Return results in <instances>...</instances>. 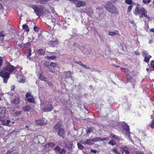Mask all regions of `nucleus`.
Wrapping results in <instances>:
<instances>
[{
	"label": "nucleus",
	"instance_id": "nucleus-1",
	"mask_svg": "<svg viewBox=\"0 0 154 154\" xmlns=\"http://www.w3.org/2000/svg\"><path fill=\"white\" fill-rule=\"evenodd\" d=\"M15 69V67L8 63L3 68L4 70L0 71V76L3 78L4 82L6 83L10 77V74Z\"/></svg>",
	"mask_w": 154,
	"mask_h": 154
},
{
	"label": "nucleus",
	"instance_id": "nucleus-2",
	"mask_svg": "<svg viewBox=\"0 0 154 154\" xmlns=\"http://www.w3.org/2000/svg\"><path fill=\"white\" fill-rule=\"evenodd\" d=\"M105 8L110 13L113 14L115 13L116 14H118L116 7L113 6L111 4L107 3L105 5Z\"/></svg>",
	"mask_w": 154,
	"mask_h": 154
},
{
	"label": "nucleus",
	"instance_id": "nucleus-3",
	"mask_svg": "<svg viewBox=\"0 0 154 154\" xmlns=\"http://www.w3.org/2000/svg\"><path fill=\"white\" fill-rule=\"evenodd\" d=\"M32 8L37 15L40 16L41 15H44V8L42 7L41 6H33Z\"/></svg>",
	"mask_w": 154,
	"mask_h": 154
},
{
	"label": "nucleus",
	"instance_id": "nucleus-4",
	"mask_svg": "<svg viewBox=\"0 0 154 154\" xmlns=\"http://www.w3.org/2000/svg\"><path fill=\"white\" fill-rule=\"evenodd\" d=\"M41 104L42 106L44 104L45 105L43 109L45 112H48L51 111L53 109V107L51 103L48 102H45V103L41 102Z\"/></svg>",
	"mask_w": 154,
	"mask_h": 154
},
{
	"label": "nucleus",
	"instance_id": "nucleus-5",
	"mask_svg": "<svg viewBox=\"0 0 154 154\" xmlns=\"http://www.w3.org/2000/svg\"><path fill=\"white\" fill-rule=\"evenodd\" d=\"M11 102L12 105L16 106L19 103L20 99L18 97H16L14 99H11Z\"/></svg>",
	"mask_w": 154,
	"mask_h": 154
},
{
	"label": "nucleus",
	"instance_id": "nucleus-6",
	"mask_svg": "<svg viewBox=\"0 0 154 154\" xmlns=\"http://www.w3.org/2000/svg\"><path fill=\"white\" fill-rule=\"evenodd\" d=\"M80 142L81 143L85 145H92L94 143L93 139L86 140L85 141H84L83 140H81Z\"/></svg>",
	"mask_w": 154,
	"mask_h": 154
},
{
	"label": "nucleus",
	"instance_id": "nucleus-7",
	"mask_svg": "<svg viewBox=\"0 0 154 154\" xmlns=\"http://www.w3.org/2000/svg\"><path fill=\"white\" fill-rule=\"evenodd\" d=\"M57 134L60 137H62L63 139L65 135V133L64 129L62 128H61L59 129L58 130Z\"/></svg>",
	"mask_w": 154,
	"mask_h": 154
},
{
	"label": "nucleus",
	"instance_id": "nucleus-8",
	"mask_svg": "<svg viewBox=\"0 0 154 154\" xmlns=\"http://www.w3.org/2000/svg\"><path fill=\"white\" fill-rule=\"evenodd\" d=\"M141 10L142 11H143L142 12V14H141V15L140 16V17L141 18L142 17H143V16H144L148 20H150V17L149 16L147 15V11L145 9H142Z\"/></svg>",
	"mask_w": 154,
	"mask_h": 154
},
{
	"label": "nucleus",
	"instance_id": "nucleus-9",
	"mask_svg": "<svg viewBox=\"0 0 154 154\" xmlns=\"http://www.w3.org/2000/svg\"><path fill=\"white\" fill-rule=\"evenodd\" d=\"M45 123V119H42L41 120H36L35 124L36 125H39L42 126Z\"/></svg>",
	"mask_w": 154,
	"mask_h": 154
},
{
	"label": "nucleus",
	"instance_id": "nucleus-10",
	"mask_svg": "<svg viewBox=\"0 0 154 154\" xmlns=\"http://www.w3.org/2000/svg\"><path fill=\"white\" fill-rule=\"evenodd\" d=\"M142 9L144 8H141L139 9L138 8H137L134 12V13L135 15H139L140 16H141V14H142V12L143 11H141V10Z\"/></svg>",
	"mask_w": 154,
	"mask_h": 154
},
{
	"label": "nucleus",
	"instance_id": "nucleus-11",
	"mask_svg": "<svg viewBox=\"0 0 154 154\" xmlns=\"http://www.w3.org/2000/svg\"><path fill=\"white\" fill-rule=\"evenodd\" d=\"M123 129L125 131L127 134L128 135L129 137L130 138L129 135L130 133L129 132V128L128 125H125L123 126Z\"/></svg>",
	"mask_w": 154,
	"mask_h": 154
},
{
	"label": "nucleus",
	"instance_id": "nucleus-12",
	"mask_svg": "<svg viewBox=\"0 0 154 154\" xmlns=\"http://www.w3.org/2000/svg\"><path fill=\"white\" fill-rule=\"evenodd\" d=\"M86 5V3L84 2L81 1L80 0H79L76 5L77 7H80L81 6H85Z\"/></svg>",
	"mask_w": 154,
	"mask_h": 154
},
{
	"label": "nucleus",
	"instance_id": "nucleus-13",
	"mask_svg": "<svg viewBox=\"0 0 154 154\" xmlns=\"http://www.w3.org/2000/svg\"><path fill=\"white\" fill-rule=\"evenodd\" d=\"M62 125L61 123L60 122H58L54 128V131H57V130H59L60 129V128Z\"/></svg>",
	"mask_w": 154,
	"mask_h": 154
},
{
	"label": "nucleus",
	"instance_id": "nucleus-14",
	"mask_svg": "<svg viewBox=\"0 0 154 154\" xmlns=\"http://www.w3.org/2000/svg\"><path fill=\"white\" fill-rule=\"evenodd\" d=\"M65 146L68 149L71 148L73 146L72 143L70 141H67L65 143Z\"/></svg>",
	"mask_w": 154,
	"mask_h": 154
},
{
	"label": "nucleus",
	"instance_id": "nucleus-15",
	"mask_svg": "<svg viewBox=\"0 0 154 154\" xmlns=\"http://www.w3.org/2000/svg\"><path fill=\"white\" fill-rule=\"evenodd\" d=\"M109 35L111 36H113L116 34L119 35V31L118 30H115L113 32H109Z\"/></svg>",
	"mask_w": 154,
	"mask_h": 154
},
{
	"label": "nucleus",
	"instance_id": "nucleus-16",
	"mask_svg": "<svg viewBox=\"0 0 154 154\" xmlns=\"http://www.w3.org/2000/svg\"><path fill=\"white\" fill-rule=\"evenodd\" d=\"M110 136L112 137V138L116 139L117 140L118 142L120 140H122L120 137L114 135L113 134H110Z\"/></svg>",
	"mask_w": 154,
	"mask_h": 154
},
{
	"label": "nucleus",
	"instance_id": "nucleus-17",
	"mask_svg": "<svg viewBox=\"0 0 154 154\" xmlns=\"http://www.w3.org/2000/svg\"><path fill=\"white\" fill-rule=\"evenodd\" d=\"M18 45L23 48H25L27 47V46H30L31 44L29 42H27L25 44L23 43L22 44H19Z\"/></svg>",
	"mask_w": 154,
	"mask_h": 154
},
{
	"label": "nucleus",
	"instance_id": "nucleus-18",
	"mask_svg": "<svg viewBox=\"0 0 154 154\" xmlns=\"http://www.w3.org/2000/svg\"><path fill=\"white\" fill-rule=\"evenodd\" d=\"M31 109V107L30 106L27 105L22 108V109L25 111H28Z\"/></svg>",
	"mask_w": 154,
	"mask_h": 154
},
{
	"label": "nucleus",
	"instance_id": "nucleus-19",
	"mask_svg": "<svg viewBox=\"0 0 154 154\" xmlns=\"http://www.w3.org/2000/svg\"><path fill=\"white\" fill-rule=\"evenodd\" d=\"M144 61L148 63L149 61V59L151 57V56L150 55H148L147 56L144 57Z\"/></svg>",
	"mask_w": 154,
	"mask_h": 154
},
{
	"label": "nucleus",
	"instance_id": "nucleus-20",
	"mask_svg": "<svg viewBox=\"0 0 154 154\" xmlns=\"http://www.w3.org/2000/svg\"><path fill=\"white\" fill-rule=\"evenodd\" d=\"M28 101L30 103H33L34 102L35 98L33 97V96L28 98L27 99Z\"/></svg>",
	"mask_w": 154,
	"mask_h": 154
},
{
	"label": "nucleus",
	"instance_id": "nucleus-21",
	"mask_svg": "<svg viewBox=\"0 0 154 154\" xmlns=\"http://www.w3.org/2000/svg\"><path fill=\"white\" fill-rule=\"evenodd\" d=\"M126 78L127 79V80L128 82H131V80L132 79L131 78V75L130 74L127 73V74Z\"/></svg>",
	"mask_w": 154,
	"mask_h": 154
},
{
	"label": "nucleus",
	"instance_id": "nucleus-22",
	"mask_svg": "<svg viewBox=\"0 0 154 154\" xmlns=\"http://www.w3.org/2000/svg\"><path fill=\"white\" fill-rule=\"evenodd\" d=\"M57 64L56 63L52 62L50 64V66L52 68H55L57 66Z\"/></svg>",
	"mask_w": 154,
	"mask_h": 154
},
{
	"label": "nucleus",
	"instance_id": "nucleus-23",
	"mask_svg": "<svg viewBox=\"0 0 154 154\" xmlns=\"http://www.w3.org/2000/svg\"><path fill=\"white\" fill-rule=\"evenodd\" d=\"M72 73L69 71H68L66 72V77H71V75L72 74Z\"/></svg>",
	"mask_w": 154,
	"mask_h": 154
},
{
	"label": "nucleus",
	"instance_id": "nucleus-24",
	"mask_svg": "<svg viewBox=\"0 0 154 154\" xmlns=\"http://www.w3.org/2000/svg\"><path fill=\"white\" fill-rule=\"evenodd\" d=\"M38 53L41 55H44L45 54V51L42 49H39L38 51Z\"/></svg>",
	"mask_w": 154,
	"mask_h": 154
},
{
	"label": "nucleus",
	"instance_id": "nucleus-25",
	"mask_svg": "<svg viewBox=\"0 0 154 154\" xmlns=\"http://www.w3.org/2000/svg\"><path fill=\"white\" fill-rule=\"evenodd\" d=\"M39 78L40 80L43 81H45L46 79V78L44 77V75L42 74H40L39 75Z\"/></svg>",
	"mask_w": 154,
	"mask_h": 154
},
{
	"label": "nucleus",
	"instance_id": "nucleus-26",
	"mask_svg": "<svg viewBox=\"0 0 154 154\" xmlns=\"http://www.w3.org/2000/svg\"><path fill=\"white\" fill-rule=\"evenodd\" d=\"M23 28L24 29H25L26 30V31L27 32H28L29 31V28L28 26L26 24H23Z\"/></svg>",
	"mask_w": 154,
	"mask_h": 154
},
{
	"label": "nucleus",
	"instance_id": "nucleus-27",
	"mask_svg": "<svg viewBox=\"0 0 154 154\" xmlns=\"http://www.w3.org/2000/svg\"><path fill=\"white\" fill-rule=\"evenodd\" d=\"M45 58H47L48 60H53L56 58V57L55 56H47L45 57Z\"/></svg>",
	"mask_w": 154,
	"mask_h": 154
},
{
	"label": "nucleus",
	"instance_id": "nucleus-28",
	"mask_svg": "<svg viewBox=\"0 0 154 154\" xmlns=\"http://www.w3.org/2000/svg\"><path fill=\"white\" fill-rule=\"evenodd\" d=\"M49 44L51 46L54 47V46H55L56 44V42L55 41L54 42L53 41H50Z\"/></svg>",
	"mask_w": 154,
	"mask_h": 154
},
{
	"label": "nucleus",
	"instance_id": "nucleus-29",
	"mask_svg": "<svg viewBox=\"0 0 154 154\" xmlns=\"http://www.w3.org/2000/svg\"><path fill=\"white\" fill-rule=\"evenodd\" d=\"M148 52L147 51L143 50L142 52V55L144 57L148 56Z\"/></svg>",
	"mask_w": 154,
	"mask_h": 154
},
{
	"label": "nucleus",
	"instance_id": "nucleus-30",
	"mask_svg": "<svg viewBox=\"0 0 154 154\" xmlns=\"http://www.w3.org/2000/svg\"><path fill=\"white\" fill-rule=\"evenodd\" d=\"M55 146V145L52 143H50L48 144H46L45 145V146L46 147H53Z\"/></svg>",
	"mask_w": 154,
	"mask_h": 154
},
{
	"label": "nucleus",
	"instance_id": "nucleus-31",
	"mask_svg": "<svg viewBox=\"0 0 154 154\" xmlns=\"http://www.w3.org/2000/svg\"><path fill=\"white\" fill-rule=\"evenodd\" d=\"M121 149H122L123 150L122 154H123L124 151H125V150H129V148L127 146H124L120 148Z\"/></svg>",
	"mask_w": 154,
	"mask_h": 154
},
{
	"label": "nucleus",
	"instance_id": "nucleus-32",
	"mask_svg": "<svg viewBox=\"0 0 154 154\" xmlns=\"http://www.w3.org/2000/svg\"><path fill=\"white\" fill-rule=\"evenodd\" d=\"M108 144L113 146L116 144V142L114 141L113 140H111L108 143Z\"/></svg>",
	"mask_w": 154,
	"mask_h": 154
},
{
	"label": "nucleus",
	"instance_id": "nucleus-33",
	"mask_svg": "<svg viewBox=\"0 0 154 154\" xmlns=\"http://www.w3.org/2000/svg\"><path fill=\"white\" fill-rule=\"evenodd\" d=\"M112 151L114 153L116 154H120V152L117 151L116 148L112 149Z\"/></svg>",
	"mask_w": 154,
	"mask_h": 154
},
{
	"label": "nucleus",
	"instance_id": "nucleus-34",
	"mask_svg": "<svg viewBox=\"0 0 154 154\" xmlns=\"http://www.w3.org/2000/svg\"><path fill=\"white\" fill-rule=\"evenodd\" d=\"M59 153L60 154H66V151L64 149H61Z\"/></svg>",
	"mask_w": 154,
	"mask_h": 154
},
{
	"label": "nucleus",
	"instance_id": "nucleus-35",
	"mask_svg": "<svg viewBox=\"0 0 154 154\" xmlns=\"http://www.w3.org/2000/svg\"><path fill=\"white\" fill-rule=\"evenodd\" d=\"M77 146L78 148L80 149H82L84 147V146H82V144H81L80 143H78Z\"/></svg>",
	"mask_w": 154,
	"mask_h": 154
},
{
	"label": "nucleus",
	"instance_id": "nucleus-36",
	"mask_svg": "<svg viewBox=\"0 0 154 154\" xmlns=\"http://www.w3.org/2000/svg\"><path fill=\"white\" fill-rule=\"evenodd\" d=\"M87 14L88 15L90 16L92 14H93V11L89 9V10L87 12Z\"/></svg>",
	"mask_w": 154,
	"mask_h": 154
},
{
	"label": "nucleus",
	"instance_id": "nucleus-37",
	"mask_svg": "<svg viewBox=\"0 0 154 154\" xmlns=\"http://www.w3.org/2000/svg\"><path fill=\"white\" fill-rule=\"evenodd\" d=\"M121 70L122 72H127L128 71V69L126 68H121Z\"/></svg>",
	"mask_w": 154,
	"mask_h": 154
},
{
	"label": "nucleus",
	"instance_id": "nucleus-38",
	"mask_svg": "<svg viewBox=\"0 0 154 154\" xmlns=\"http://www.w3.org/2000/svg\"><path fill=\"white\" fill-rule=\"evenodd\" d=\"M5 113V110L2 107H0V113L4 114Z\"/></svg>",
	"mask_w": 154,
	"mask_h": 154
},
{
	"label": "nucleus",
	"instance_id": "nucleus-39",
	"mask_svg": "<svg viewBox=\"0 0 154 154\" xmlns=\"http://www.w3.org/2000/svg\"><path fill=\"white\" fill-rule=\"evenodd\" d=\"M93 140L94 142H96L99 141H101V138L99 137H97L93 139Z\"/></svg>",
	"mask_w": 154,
	"mask_h": 154
},
{
	"label": "nucleus",
	"instance_id": "nucleus-40",
	"mask_svg": "<svg viewBox=\"0 0 154 154\" xmlns=\"http://www.w3.org/2000/svg\"><path fill=\"white\" fill-rule=\"evenodd\" d=\"M49 0H40V3L41 4H45Z\"/></svg>",
	"mask_w": 154,
	"mask_h": 154
},
{
	"label": "nucleus",
	"instance_id": "nucleus-41",
	"mask_svg": "<svg viewBox=\"0 0 154 154\" xmlns=\"http://www.w3.org/2000/svg\"><path fill=\"white\" fill-rule=\"evenodd\" d=\"M125 2L128 5L131 4L132 1L131 0H125Z\"/></svg>",
	"mask_w": 154,
	"mask_h": 154
},
{
	"label": "nucleus",
	"instance_id": "nucleus-42",
	"mask_svg": "<svg viewBox=\"0 0 154 154\" xmlns=\"http://www.w3.org/2000/svg\"><path fill=\"white\" fill-rule=\"evenodd\" d=\"M61 148L59 146H57L55 148V149L56 151H58L59 152H60V150Z\"/></svg>",
	"mask_w": 154,
	"mask_h": 154
},
{
	"label": "nucleus",
	"instance_id": "nucleus-43",
	"mask_svg": "<svg viewBox=\"0 0 154 154\" xmlns=\"http://www.w3.org/2000/svg\"><path fill=\"white\" fill-rule=\"evenodd\" d=\"M32 96L31 95V93L29 92L27 93L26 94V97L27 98L31 97Z\"/></svg>",
	"mask_w": 154,
	"mask_h": 154
},
{
	"label": "nucleus",
	"instance_id": "nucleus-44",
	"mask_svg": "<svg viewBox=\"0 0 154 154\" xmlns=\"http://www.w3.org/2000/svg\"><path fill=\"white\" fill-rule=\"evenodd\" d=\"M92 131V129L91 128H88L87 131V134H88L90 133Z\"/></svg>",
	"mask_w": 154,
	"mask_h": 154
},
{
	"label": "nucleus",
	"instance_id": "nucleus-45",
	"mask_svg": "<svg viewBox=\"0 0 154 154\" xmlns=\"http://www.w3.org/2000/svg\"><path fill=\"white\" fill-rule=\"evenodd\" d=\"M109 140V137H103V138H101V141H104L106 140L107 141Z\"/></svg>",
	"mask_w": 154,
	"mask_h": 154
},
{
	"label": "nucleus",
	"instance_id": "nucleus-46",
	"mask_svg": "<svg viewBox=\"0 0 154 154\" xmlns=\"http://www.w3.org/2000/svg\"><path fill=\"white\" fill-rule=\"evenodd\" d=\"M150 126L152 128H154V119H153L152 121Z\"/></svg>",
	"mask_w": 154,
	"mask_h": 154
},
{
	"label": "nucleus",
	"instance_id": "nucleus-47",
	"mask_svg": "<svg viewBox=\"0 0 154 154\" xmlns=\"http://www.w3.org/2000/svg\"><path fill=\"white\" fill-rule=\"evenodd\" d=\"M132 5H130L128 8L127 11L128 12H130L132 8Z\"/></svg>",
	"mask_w": 154,
	"mask_h": 154
},
{
	"label": "nucleus",
	"instance_id": "nucleus-48",
	"mask_svg": "<svg viewBox=\"0 0 154 154\" xmlns=\"http://www.w3.org/2000/svg\"><path fill=\"white\" fill-rule=\"evenodd\" d=\"M144 28L146 30H148V29L149 28L148 24L147 23L146 24L145 23Z\"/></svg>",
	"mask_w": 154,
	"mask_h": 154
},
{
	"label": "nucleus",
	"instance_id": "nucleus-49",
	"mask_svg": "<svg viewBox=\"0 0 154 154\" xmlns=\"http://www.w3.org/2000/svg\"><path fill=\"white\" fill-rule=\"evenodd\" d=\"M151 0H143V2L145 3H149L150 2Z\"/></svg>",
	"mask_w": 154,
	"mask_h": 154
},
{
	"label": "nucleus",
	"instance_id": "nucleus-50",
	"mask_svg": "<svg viewBox=\"0 0 154 154\" xmlns=\"http://www.w3.org/2000/svg\"><path fill=\"white\" fill-rule=\"evenodd\" d=\"M82 66L84 68H85L87 69H91V68L89 66H87V65H84V64H83V65Z\"/></svg>",
	"mask_w": 154,
	"mask_h": 154
},
{
	"label": "nucleus",
	"instance_id": "nucleus-51",
	"mask_svg": "<svg viewBox=\"0 0 154 154\" xmlns=\"http://www.w3.org/2000/svg\"><path fill=\"white\" fill-rule=\"evenodd\" d=\"M150 65L152 67L154 68V60L152 61L151 62Z\"/></svg>",
	"mask_w": 154,
	"mask_h": 154
},
{
	"label": "nucleus",
	"instance_id": "nucleus-52",
	"mask_svg": "<svg viewBox=\"0 0 154 154\" xmlns=\"http://www.w3.org/2000/svg\"><path fill=\"white\" fill-rule=\"evenodd\" d=\"M5 36L3 32H2L0 33V37H3Z\"/></svg>",
	"mask_w": 154,
	"mask_h": 154
},
{
	"label": "nucleus",
	"instance_id": "nucleus-53",
	"mask_svg": "<svg viewBox=\"0 0 154 154\" xmlns=\"http://www.w3.org/2000/svg\"><path fill=\"white\" fill-rule=\"evenodd\" d=\"M34 29L35 31H38L39 28L36 26H35L34 27Z\"/></svg>",
	"mask_w": 154,
	"mask_h": 154
},
{
	"label": "nucleus",
	"instance_id": "nucleus-54",
	"mask_svg": "<svg viewBox=\"0 0 154 154\" xmlns=\"http://www.w3.org/2000/svg\"><path fill=\"white\" fill-rule=\"evenodd\" d=\"M10 121L9 120H7L5 121L6 123V125L8 126L9 125V124L10 122Z\"/></svg>",
	"mask_w": 154,
	"mask_h": 154
},
{
	"label": "nucleus",
	"instance_id": "nucleus-55",
	"mask_svg": "<svg viewBox=\"0 0 154 154\" xmlns=\"http://www.w3.org/2000/svg\"><path fill=\"white\" fill-rule=\"evenodd\" d=\"M75 63L79 64V65L82 66L83 65V64L81 61H79L78 62H76Z\"/></svg>",
	"mask_w": 154,
	"mask_h": 154
},
{
	"label": "nucleus",
	"instance_id": "nucleus-56",
	"mask_svg": "<svg viewBox=\"0 0 154 154\" xmlns=\"http://www.w3.org/2000/svg\"><path fill=\"white\" fill-rule=\"evenodd\" d=\"M56 19L54 17H53V18H52V19H51V21H52V22L53 23L54 22H55V23H56Z\"/></svg>",
	"mask_w": 154,
	"mask_h": 154
},
{
	"label": "nucleus",
	"instance_id": "nucleus-57",
	"mask_svg": "<svg viewBox=\"0 0 154 154\" xmlns=\"http://www.w3.org/2000/svg\"><path fill=\"white\" fill-rule=\"evenodd\" d=\"M48 70L51 72H55V71L54 70H53L50 67H49L48 68Z\"/></svg>",
	"mask_w": 154,
	"mask_h": 154
},
{
	"label": "nucleus",
	"instance_id": "nucleus-58",
	"mask_svg": "<svg viewBox=\"0 0 154 154\" xmlns=\"http://www.w3.org/2000/svg\"><path fill=\"white\" fill-rule=\"evenodd\" d=\"M90 151L94 153V154H96L97 152V150H93L92 149H91L90 150Z\"/></svg>",
	"mask_w": 154,
	"mask_h": 154
},
{
	"label": "nucleus",
	"instance_id": "nucleus-59",
	"mask_svg": "<svg viewBox=\"0 0 154 154\" xmlns=\"http://www.w3.org/2000/svg\"><path fill=\"white\" fill-rule=\"evenodd\" d=\"M44 65L45 66L48 67L49 66V63L48 62H46L44 63Z\"/></svg>",
	"mask_w": 154,
	"mask_h": 154
},
{
	"label": "nucleus",
	"instance_id": "nucleus-60",
	"mask_svg": "<svg viewBox=\"0 0 154 154\" xmlns=\"http://www.w3.org/2000/svg\"><path fill=\"white\" fill-rule=\"evenodd\" d=\"M2 58L0 57V66L2 65Z\"/></svg>",
	"mask_w": 154,
	"mask_h": 154
},
{
	"label": "nucleus",
	"instance_id": "nucleus-61",
	"mask_svg": "<svg viewBox=\"0 0 154 154\" xmlns=\"http://www.w3.org/2000/svg\"><path fill=\"white\" fill-rule=\"evenodd\" d=\"M125 154H129V150H125Z\"/></svg>",
	"mask_w": 154,
	"mask_h": 154
},
{
	"label": "nucleus",
	"instance_id": "nucleus-62",
	"mask_svg": "<svg viewBox=\"0 0 154 154\" xmlns=\"http://www.w3.org/2000/svg\"><path fill=\"white\" fill-rule=\"evenodd\" d=\"M31 49H29V56H30L31 55Z\"/></svg>",
	"mask_w": 154,
	"mask_h": 154
},
{
	"label": "nucleus",
	"instance_id": "nucleus-63",
	"mask_svg": "<svg viewBox=\"0 0 154 154\" xmlns=\"http://www.w3.org/2000/svg\"><path fill=\"white\" fill-rule=\"evenodd\" d=\"M137 154H144V153L143 152H138Z\"/></svg>",
	"mask_w": 154,
	"mask_h": 154
},
{
	"label": "nucleus",
	"instance_id": "nucleus-64",
	"mask_svg": "<svg viewBox=\"0 0 154 154\" xmlns=\"http://www.w3.org/2000/svg\"><path fill=\"white\" fill-rule=\"evenodd\" d=\"M11 152L10 151H8L6 154H11Z\"/></svg>",
	"mask_w": 154,
	"mask_h": 154
}]
</instances>
